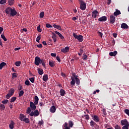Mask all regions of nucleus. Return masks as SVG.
<instances>
[{
    "instance_id": "c9c22d12",
    "label": "nucleus",
    "mask_w": 129,
    "mask_h": 129,
    "mask_svg": "<svg viewBox=\"0 0 129 129\" xmlns=\"http://www.w3.org/2000/svg\"><path fill=\"white\" fill-rule=\"evenodd\" d=\"M40 64H42V66H43L44 68L46 67L45 60H44L43 59H41V61H40Z\"/></svg>"
},
{
    "instance_id": "bb28decb",
    "label": "nucleus",
    "mask_w": 129,
    "mask_h": 129,
    "mask_svg": "<svg viewBox=\"0 0 129 129\" xmlns=\"http://www.w3.org/2000/svg\"><path fill=\"white\" fill-rule=\"evenodd\" d=\"M90 125L92 126V127H94V126L97 125L96 124V123H95V122H94L93 120H91L90 122Z\"/></svg>"
},
{
    "instance_id": "de8ad7c7",
    "label": "nucleus",
    "mask_w": 129,
    "mask_h": 129,
    "mask_svg": "<svg viewBox=\"0 0 129 129\" xmlns=\"http://www.w3.org/2000/svg\"><path fill=\"white\" fill-rule=\"evenodd\" d=\"M25 85H27V86H29V85H30V81H28V80H26L25 82Z\"/></svg>"
},
{
    "instance_id": "7ed1b4c3",
    "label": "nucleus",
    "mask_w": 129,
    "mask_h": 129,
    "mask_svg": "<svg viewBox=\"0 0 129 129\" xmlns=\"http://www.w3.org/2000/svg\"><path fill=\"white\" fill-rule=\"evenodd\" d=\"M40 113H39V110H35L34 111H32L30 114V116H34L35 117L39 116Z\"/></svg>"
},
{
    "instance_id": "393cba45",
    "label": "nucleus",
    "mask_w": 129,
    "mask_h": 129,
    "mask_svg": "<svg viewBox=\"0 0 129 129\" xmlns=\"http://www.w3.org/2000/svg\"><path fill=\"white\" fill-rule=\"evenodd\" d=\"M7 63L5 62H2L0 63V70H2L3 69V68L5 67V66H6Z\"/></svg>"
},
{
    "instance_id": "864d4df0",
    "label": "nucleus",
    "mask_w": 129,
    "mask_h": 129,
    "mask_svg": "<svg viewBox=\"0 0 129 129\" xmlns=\"http://www.w3.org/2000/svg\"><path fill=\"white\" fill-rule=\"evenodd\" d=\"M12 96L8 93L6 96V98H7V99H10V98H11Z\"/></svg>"
},
{
    "instance_id": "8fccbe9b",
    "label": "nucleus",
    "mask_w": 129,
    "mask_h": 129,
    "mask_svg": "<svg viewBox=\"0 0 129 129\" xmlns=\"http://www.w3.org/2000/svg\"><path fill=\"white\" fill-rule=\"evenodd\" d=\"M8 102H9V100H8V99H6L5 100H3L2 101V103L3 104H7V103H8Z\"/></svg>"
},
{
    "instance_id": "a19ab883",
    "label": "nucleus",
    "mask_w": 129,
    "mask_h": 129,
    "mask_svg": "<svg viewBox=\"0 0 129 129\" xmlns=\"http://www.w3.org/2000/svg\"><path fill=\"white\" fill-rule=\"evenodd\" d=\"M37 30L38 32H39V33H41V32H42V29H41V25H39L37 27Z\"/></svg>"
},
{
    "instance_id": "b1692460",
    "label": "nucleus",
    "mask_w": 129,
    "mask_h": 129,
    "mask_svg": "<svg viewBox=\"0 0 129 129\" xmlns=\"http://www.w3.org/2000/svg\"><path fill=\"white\" fill-rule=\"evenodd\" d=\"M121 13H120V11L116 9V11L114 13V16H119Z\"/></svg>"
},
{
    "instance_id": "e433bc0d",
    "label": "nucleus",
    "mask_w": 129,
    "mask_h": 129,
    "mask_svg": "<svg viewBox=\"0 0 129 129\" xmlns=\"http://www.w3.org/2000/svg\"><path fill=\"white\" fill-rule=\"evenodd\" d=\"M17 100V97H13L11 98L10 102H15Z\"/></svg>"
},
{
    "instance_id": "aec40b11",
    "label": "nucleus",
    "mask_w": 129,
    "mask_h": 129,
    "mask_svg": "<svg viewBox=\"0 0 129 129\" xmlns=\"http://www.w3.org/2000/svg\"><path fill=\"white\" fill-rule=\"evenodd\" d=\"M26 118V116L23 114H20L19 116V119L23 121Z\"/></svg>"
},
{
    "instance_id": "338daca9",
    "label": "nucleus",
    "mask_w": 129,
    "mask_h": 129,
    "mask_svg": "<svg viewBox=\"0 0 129 129\" xmlns=\"http://www.w3.org/2000/svg\"><path fill=\"white\" fill-rule=\"evenodd\" d=\"M51 56L52 57H56V53H51Z\"/></svg>"
},
{
    "instance_id": "c03bdc74",
    "label": "nucleus",
    "mask_w": 129,
    "mask_h": 129,
    "mask_svg": "<svg viewBox=\"0 0 129 129\" xmlns=\"http://www.w3.org/2000/svg\"><path fill=\"white\" fill-rule=\"evenodd\" d=\"M83 60H84V61H86V60H87V55L86 54H84Z\"/></svg>"
},
{
    "instance_id": "680f3d73",
    "label": "nucleus",
    "mask_w": 129,
    "mask_h": 129,
    "mask_svg": "<svg viewBox=\"0 0 129 129\" xmlns=\"http://www.w3.org/2000/svg\"><path fill=\"white\" fill-rule=\"evenodd\" d=\"M56 60H57L58 62H61V60L60 59V57L58 56H56Z\"/></svg>"
},
{
    "instance_id": "f8f14e48",
    "label": "nucleus",
    "mask_w": 129,
    "mask_h": 129,
    "mask_svg": "<svg viewBox=\"0 0 129 129\" xmlns=\"http://www.w3.org/2000/svg\"><path fill=\"white\" fill-rule=\"evenodd\" d=\"M17 14H18V12L16 11V10L12 9L11 12L10 13V15L12 16V17H15V16H17Z\"/></svg>"
},
{
    "instance_id": "bf43d9fd",
    "label": "nucleus",
    "mask_w": 129,
    "mask_h": 129,
    "mask_svg": "<svg viewBox=\"0 0 129 129\" xmlns=\"http://www.w3.org/2000/svg\"><path fill=\"white\" fill-rule=\"evenodd\" d=\"M115 129H121V128L120 127V126H119V125H118V124H117L115 126Z\"/></svg>"
},
{
    "instance_id": "f704fd0d",
    "label": "nucleus",
    "mask_w": 129,
    "mask_h": 129,
    "mask_svg": "<svg viewBox=\"0 0 129 129\" xmlns=\"http://www.w3.org/2000/svg\"><path fill=\"white\" fill-rule=\"evenodd\" d=\"M63 129H70V127H68V123L65 122L63 124Z\"/></svg>"
},
{
    "instance_id": "58836bf2",
    "label": "nucleus",
    "mask_w": 129,
    "mask_h": 129,
    "mask_svg": "<svg viewBox=\"0 0 129 129\" xmlns=\"http://www.w3.org/2000/svg\"><path fill=\"white\" fill-rule=\"evenodd\" d=\"M24 95V91L23 90H21L20 92L19 93V97H22Z\"/></svg>"
},
{
    "instance_id": "4c0bfd02",
    "label": "nucleus",
    "mask_w": 129,
    "mask_h": 129,
    "mask_svg": "<svg viewBox=\"0 0 129 129\" xmlns=\"http://www.w3.org/2000/svg\"><path fill=\"white\" fill-rule=\"evenodd\" d=\"M44 12H41L39 14V18H40V19H43V18H44Z\"/></svg>"
},
{
    "instance_id": "13d9d810",
    "label": "nucleus",
    "mask_w": 129,
    "mask_h": 129,
    "mask_svg": "<svg viewBox=\"0 0 129 129\" xmlns=\"http://www.w3.org/2000/svg\"><path fill=\"white\" fill-rule=\"evenodd\" d=\"M98 34L99 35V36L101 37V38H102V36L103 35V34H102V33L100 32V31H98Z\"/></svg>"
},
{
    "instance_id": "9d476101",
    "label": "nucleus",
    "mask_w": 129,
    "mask_h": 129,
    "mask_svg": "<svg viewBox=\"0 0 129 129\" xmlns=\"http://www.w3.org/2000/svg\"><path fill=\"white\" fill-rule=\"evenodd\" d=\"M121 125H127L129 124L128 121H127V120H126V119H124L121 120Z\"/></svg>"
},
{
    "instance_id": "4468645a",
    "label": "nucleus",
    "mask_w": 129,
    "mask_h": 129,
    "mask_svg": "<svg viewBox=\"0 0 129 129\" xmlns=\"http://www.w3.org/2000/svg\"><path fill=\"white\" fill-rule=\"evenodd\" d=\"M12 9L11 8V7H8L6 9L5 12H6V14H7V15H9L10 13L11 14V13L12 12Z\"/></svg>"
},
{
    "instance_id": "9b49d317",
    "label": "nucleus",
    "mask_w": 129,
    "mask_h": 129,
    "mask_svg": "<svg viewBox=\"0 0 129 129\" xmlns=\"http://www.w3.org/2000/svg\"><path fill=\"white\" fill-rule=\"evenodd\" d=\"M99 22H106L107 20V17L106 16H102L101 18H99L98 19Z\"/></svg>"
},
{
    "instance_id": "c756f323",
    "label": "nucleus",
    "mask_w": 129,
    "mask_h": 129,
    "mask_svg": "<svg viewBox=\"0 0 129 129\" xmlns=\"http://www.w3.org/2000/svg\"><path fill=\"white\" fill-rule=\"evenodd\" d=\"M9 6H13L15 4V0H8Z\"/></svg>"
},
{
    "instance_id": "3c124183",
    "label": "nucleus",
    "mask_w": 129,
    "mask_h": 129,
    "mask_svg": "<svg viewBox=\"0 0 129 129\" xmlns=\"http://www.w3.org/2000/svg\"><path fill=\"white\" fill-rule=\"evenodd\" d=\"M76 83L77 85H79V84H80V80H79V79L76 80Z\"/></svg>"
},
{
    "instance_id": "ddd939ff",
    "label": "nucleus",
    "mask_w": 129,
    "mask_h": 129,
    "mask_svg": "<svg viewBox=\"0 0 129 129\" xmlns=\"http://www.w3.org/2000/svg\"><path fill=\"white\" fill-rule=\"evenodd\" d=\"M54 33L56 34V35H58V36H59V37L60 38L61 40H64V36H63V35H62V34L60 33L59 32L55 31H54Z\"/></svg>"
},
{
    "instance_id": "dca6fc26",
    "label": "nucleus",
    "mask_w": 129,
    "mask_h": 129,
    "mask_svg": "<svg viewBox=\"0 0 129 129\" xmlns=\"http://www.w3.org/2000/svg\"><path fill=\"white\" fill-rule=\"evenodd\" d=\"M15 125V122L14 121L11 120V123L9 124V128L10 129H14Z\"/></svg>"
},
{
    "instance_id": "0e129e2a",
    "label": "nucleus",
    "mask_w": 129,
    "mask_h": 129,
    "mask_svg": "<svg viewBox=\"0 0 129 129\" xmlns=\"http://www.w3.org/2000/svg\"><path fill=\"white\" fill-rule=\"evenodd\" d=\"M43 123H44V122L43 121H39L38 122V124H39L40 125H42Z\"/></svg>"
},
{
    "instance_id": "052dcab7",
    "label": "nucleus",
    "mask_w": 129,
    "mask_h": 129,
    "mask_svg": "<svg viewBox=\"0 0 129 129\" xmlns=\"http://www.w3.org/2000/svg\"><path fill=\"white\" fill-rule=\"evenodd\" d=\"M37 47H38V48H43V45H42V44H40L37 45Z\"/></svg>"
},
{
    "instance_id": "49530a36",
    "label": "nucleus",
    "mask_w": 129,
    "mask_h": 129,
    "mask_svg": "<svg viewBox=\"0 0 129 129\" xmlns=\"http://www.w3.org/2000/svg\"><path fill=\"white\" fill-rule=\"evenodd\" d=\"M15 65L16 66H17L18 67H19V66H20L21 65V61H16L15 62Z\"/></svg>"
},
{
    "instance_id": "2eb2a0df",
    "label": "nucleus",
    "mask_w": 129,
    "mask_h": 129,
    "mask_svg": "<svg viewBox=\"0 0 129 129\" xmlns=\"http://www.w3.org/2000/svg\"><path fill=\"white\" fill-rule=\"evenodd\" d=\"M50 111L52 113H54V112H55V111H56V107H55V106H52L50 107Z\"/></svg>"
},
{
    "instance_id": "79ce46f5",
    "label": "nucleus",
    "mask_w": 129,
    "mask_h": 129,
    "mask_svg": "<svg viewBox=\"0 0 129 129\" xmlns=\"http://www.w3.org/2000/svg\"><path fill=\"white\" fill-rule=\"evenodd\" d=\"M1 38H2L3 39V40H4L5 42H7V38H6V36H5V35L2 34V35H1Z\"/></svg>"
},
{
    "instance_id": "c85d7f7f",
    "label": "nucleus",
    "mask_w": 129,
    "mask_h": 129,
    "mask_svg": "<svg viewBox=\"0 0 129 129\" xmlns=\"http://www.w3.org/2000/svg\"><path fill=\"white\" fill-rule=\"evenodd\" d=\"M43 80L45 82H46L47 81V80H48V75H47V74L44 75V76L43 77Z\"/></svg>"
},
{
    "instance_id": "412c9836",
    "label": "nucleus",
    "mask_w": 129,
    "mask_h": 129,
    "mask_svg": "<svg viewBox=\"0 0 129 129\" xmlns=\"http://www.w3.org/2000/svg\"><path fill=\"white\" fill-rule=\"evenodd\" d=\"M117 54V51H114V52H110L109 53V55H110V56H113L114 57L115 56H116Z\"/></svg>"
},
{
    "instance_id": "7c9ffc66",
    "label": "nucleus",
    "mask_w": 129,
    "mask_h": 129,
    "mask_svg": "<svg viewBox=\"0 0 129 129\" xmlns=\"http://www.w3.org/2000/svg\"><path fill=\"white\" fill-rule=\"evenodd\" d=\"M23 121H24L26 123H30V119L25 117Z\"/></svg>"
},
{
    "instance_id": "e2e57ef3",
    "label": "nucleus",
    "mask_w": 129,
    "mask_h": 129,
    "mask_svg": "<svg viewBox=\"0 0 129 129\" xmlns=\"http://www.w3.org/2000/svg\"><path fill=\"white\" fill-rule=\"evenodd\" d=\"M107 4L109 6V5H110V4H111V0H107Z\"/></svg>"
},
{
    "instance_id": "72a5a7b5",
    "label": "nucleus",
    "mask_w": 129,
    "mask_h": 129,
    "mask_svg": "<svg viewBox=\"0 0 129 129\" xmlns=\"http://www.w3.org/2000/svg\"><path fill=\"white\" fill-rule=\"evenodd\" d=\"M71 79L72 81L71 82V85H75V80L74 79V78L72 77Z\"/></svg>"
},
{
    "instance_id": "cd10ccee",
    "label": "nucleus",
    "mask_w": 129,
    "mask_h": 129,
    "mask_svg": "<svg viewBox=\"0 0 129 129\" xmlns=\"http://www.w3.org/2000/svg\"><path fill=\"white\" fill-rule=\"evenodd\" d=\"M49 65L50 67H54V66H55V62H54L53 60H49Z\"/></svg>"
},
{
    "instance_id": "6e6d98bb",
    "label": "nucleus",
    "mask_w": 129,
    "mask_h": 129,
    "mask_svg": "<svg viewBox=\"0 0 129 129\" xmlns=\"http://www.w3.org/2000/svg\"><path fill=\"white\" fill-rule=\"evenodd\" d=\"M84 117H85V118L86 119H87V120H88V119H89V115L88 114L87 115H84Z\"/></svg>"
},
{
    "instance_id": "6ab92c4d",
    "label": "nucleus",
    "mask_w": 129,
    "mask_h": 129,
    "mask_svg": "<svg viewBox=\"0 0 129 129\" xmlns=\"http://www.w3.org/2000/svg\"><path fill=\"white\" fill-rule=\"evenodd\" d=\"M35 104H38L39 103V97L37 96H34V102Z\"/></svg>"
},
{
    "instance_id": "39448f33",
    "label": "nucleus",
    "mask_w": 129,
    "mask_h": 129,
    "mask_svg": "<svg viewBox=\"0 0 129 129\" xmlns=\"http://www.w3.org/2000/svg\"><path fill=\"white\" fill-rule=\"evenodd\" d=\"M37 104H35L33 102H30V109H31V110H36V109L37 108V107L36 106Z\"/></svg>"
},
{
    "instance_id": "4d7b16f0",
    "label": "nucleus",
    "mask_w": 129,
    "mask_h": 129,
    "mask_svg": "<svg viewBox=\"0 0 129 129\" xmlns=\"http://www.w3.org/2000/svg\"><path fill=\"white\" fill-rule=\"evenodd\" d=\"M56 37H57V35H56V34L52 33V39L56 38Z\"/></svg>"
},
{
    "instance_id": "a18cd8bd",
    "label": "nucleus",
    "mask_w": 129,
    "mask_h": 129,
    "mask_svg": "<svg viewBox=\"0 0 129 129\" xmlns=\"http://www.w3.org/2000/svg\"><path fill=\"white\" fill-rule=\"evenodd\" d=\"M7 3V0H1L0 5H4V4H6Z\"/></svg>"
},
{
    "instance_id": "6e6552de",
    "label": "nucleus",
    "mask_w": 129,
    "mask_h": 129,
    "mask_svg": "<svg viewBox=\"0 0 129 129\" xmlns=\"http://www.w3.org/2000/svg\"><path fill=\"white\" fill-rule=\"evenodd\" d=\"M92 117L93 120L95 121V122H99V120H100L99 117H98L97 115H93Z\"/></svg>"
},
{
    "instance_id": "423d86ee",
    "label": "nucleus",
    "mask_w": 129,
    "mask_h": 129,
    "mask_svg": "<svg viewBox=\"0 0 129 129\" xmlns=\"http://www.w3.org/2000/svg\"><path fill=\"white\" fill-rule=\"evenodd\" d=\"M98 16V11L97 10H94L92 13V17L94 18V19H96Z\"/></svg>"
},
{
    "instance_id": "69168bd1",
    "label": "nucleus",
    "mask_w": 129,
    "mask_h": 129,
    "mask_svg": "<svg viewBox=\"0 0 129 129\" xmlns=\"http://www.w3.org/2000/svg\"><path fill=\"white\" fill-rule=\"evenodd\" d=\"M61 76H62V77H66V75L64 74V73H61Z\"/></svg>"
},
{
    "instance_id": "a211bd4d",
    "label": "nucleus",
    "mask_w": 129,
    "mask_h": 129,
    "mask_svg": "<svg viewBox=\"0 0 129 129\" xmlns=\"http://www.w3.org/2000/svg\"><path fill=\"white\" fill-rule=\"evenodd\" d=\"M37 71L39 75H43V74H44V71H43L42 69L38 68Z\"/></svg>"
},
{
    "instance_id": "09e8293b",
    "label": "nucleus",
    "mask_w": 129,
    "mask_h": 129,
    "mask_svg": "<svg viewBox=\"0 0 129 129\" xmlns=\"http://www.w3.org/2000/svg\"><path fill=\"white\" fill-rule=\"evenodd\" d=\"M46 28H53V26H52V25H51L49 23H47L46 24Z\"/></svg>"
},
{
    "instance_id": "f3484780",
    "label": "nucleus",
    "mask_w": 129,
    "mask_h": 129,
    "mask_svg": "<svg viewBox=\"0 0 129 129\" xmlns=\"http://www.w3.org/2000/svg\"><path fill=\"white\" fill-rule=\"evenodd\" d=\"M61 96H64L66 94V91L63 89H61L59 91Z\"/></svg>"
},
{
    "instance_id": "2f4dec72",
    "label": "nucleus",
    "mask_w": 129,
    "mask_h": 129,
    "mask_svg": "<svg viewBox=\"0 0 129 129\" xmlns=\"http://www.w3.org/2000/svg\"><path fill=\"white\" fill-rule=\"evenodd\" d=\"M69 125L70 127H73V125H74L73 121L71 120L69 121Z\"/></svg>"
},
{
    "instance_id": "5701e85b",
    "label": "nucleus",
    "mask_w": 129,
    "mask_h": 129,
    "mask_svg": "<svg viewBox=\"0 0 129 129\" xmlns=\"http://www.w3.org/2000/svg\"><path fill=\"white\" fill-rule=\"evenodd\" d=\"M53 27L55 28V29H57V30H59L61 31L62 30V28H61V26L60 25H57L56 24H53Z\"/></svg>"
},
{
    "instance_id": "603ef678",
    "label": "nucleus",
    "mask_w": 129,
    "mask_h": 129,
    "mask_svg": "<svg viewBox=\"0 0 129 129\" xmlns=\"http://www.w3.org/2000/svg\"><path fill=\"white\" fill-rule=\"evenodd\" d=\"M29 80L32 83H34V82L35 81V78L33 77L31 78H29Z\"/></svg>"
},
{
    "instance_id": "0eeeda50",
    "label": "nucleus",
    "mask_w": 129,
    "mask_h": 129,
    "mask_svg": "<svg viewBox=\"0 0 129 129\" xmlns=\"http://www.w3.org/2000/svg\"><path fill=\"white\" fill-rule=\"evenodd\" d=\"M70 49V48L69 46H66L64 48L61 49V52H62V53H64V54L68 53V52H69Z\"/></svg>"
},
{
    "instance_id": "20e7f679",
    "label": "nucleus",
    "mask_w": 129,
    "mask_h": 129,
    "mask_svg": "<svg viewBox=\"0 0 129 129\" xmlns=\"http://www.w3.org/2000/svg\"><path fill=\"white\" fill-rule=\"evenodd\" d=\"M41 61H42V59H41V58H40L39 56H36L35 58L34 64L37 66H39V65L41 64Z\"/></svg>"
},
{
    "instance_id": "f03ea898",
    "label": "nucleus",
    "mask_w": 129,
    "mask_h": 129,
    "mask_svg": "<svg viewBox=\"0 0 129 129\" xmlns=\"http://www.w3.org/2000/svg\"><path fill=\"white\" fill-rule=\"evenodd\" d=\"M73 37L75 39H77L79 42H83V36L81 35H77L76 33H73Z\"/></svg>"
},
{
    "instance_id": "473e14b6",
    "label": "nucleus",
    "mask_w": 129,
    "mask_h": 129,
    "mask_svg": "<svg viewBox=\"0 0 129 129\" xmlns=\"http://www.w3.org/2000/svg\"><path fill=\"white\" fill-rule=\"evenodd\" d=\"M0 108L1 110H5V109L6 108V106H5L4 104L0 103Z\"/></svg>"
},
{
    "instance_id": "a878e982",
    "label": "nucleus",
    "mask_w": 129,
    "mask_h": 129,
    "mask_svg": "<svg viewBox=\"0 0 129 129\" xmlns=\"http://www.w3.org/2000/svg\"><path fill=\"white\" fill-rule=\"evenodd\" d=\"M14 93H15V89L13 88L11 89L9 91V94L11 96H13V95H14Z\"/></svg>"
},
{
    "instance_id": "37998d69",
    "label": "nucleus",
    "mask_w": 129,
    "mask_h": 129,
    "mask_svg": "<svg viewBox=\"0 0 129 129\" xmlns=\"http://www.w3.org/2000/svg\"><path fill=\"white\" fill-rule=\"evenodd\" d=\"M31 108L30 107H28L27 108V110L26 111V113H27V114H30V113H31Z\"/></svg>"
},
{
    "instance_id": "f257e3e1",
    "label": "nucleus",
    "mask_w": 129,
    "mask_h": 129,
    "mask_svg": "<svg viewBox=\"0 0 129 129\" xmlns=\"http://www.w3.org/2000/svg\"><path fill=\"white\" fill-rule=\"evenodd\" d=\"M80 2V8L82 11H85L86 10V3L83 0H79Z\"/></svg>"
},
{
    "instance_id": "4be33fe9",
    "label": "nucleus",
    "mask_w": 129,
    "mask_h": 129,
    "mask_svg": "<svg viewBox=\"0 0 129 129\" xmlns=\"http://www.w3.org/2000/svg\"><path fill=\"white\" fill-rule=\"evenodd\" d=\"M121 28L122 29H128V26L125 23H122L121 25Z\"/></svg>"
},
{
    "instance_id": "ea45409f",
    "label": "nucleus",
    "mask_w": 129,
    "mask_h": 129,
    "mask_svg": "<svg viewBox=\"0 0 129 129\" xmlns=\"http://www.w3.org/2000/svg\"><path fill=\"white\" fill-rule=\"evenodd\" d=\"M40 40H41V36L39 35L36 38V42H37V43H40Z\"/></svg>"
},
{
    "instance_id": "774afa93",
    "label": "nucleus",
    "mask_w": 129,
    "mask_h": 129,
    "mask_svg": "<svg viewBox=\"0 0 129 129\" xmlns=\"http://www.w3.org/2000/svg\"><path fill=\"white\" fill-rule=\"evenodd\" d=\"M3 31H4V28L3 27H0V34H2Z\"/></svg>"
},
{
    "instance_id": "1a4fd4ad",
    "label": "nucleus",
    "mask_w": 129,
    "mask_h": 129,
    "mask_svg": "<svg viewBox=\"0 0 129 129\" xmlns=\"http://www.w3.org/2000/svg\"><path fill=\"white\" fill-rule=\"evenodd\" d=\"M110 23L111 24H114L115 23V17L113 15L110 16Z\"/></svg>"
},
{
    "instance_id": "5fc2aeb1",
    "label": "nucleus",
    "mask_w": 129,
    "mask_h": 129,
    "mask_svg": "<svg viewBox=\"0 0 129 129\" xmlns=\"http://www.w3.org/2000/svg\"><path fill=\"white\" fill-rule=\"evenodd\" d=\"M17 73H14L12 74V78H17Z\"/></svg>"
}]
</instances>
